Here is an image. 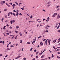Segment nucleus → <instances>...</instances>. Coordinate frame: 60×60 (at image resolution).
<instances>
[{
	"label": "nucleus",
	"instance_id": "1",
	"mask_svg": "<svg viewBox=\"0 0 60 60\" xmlns=\"http://www.w3.org/2000/svg\"><path fill=\"white\" fill-rule=\"evenodd\" d=\"M15 22V20H13L11 21L10 22L11 24H12V23H14V22Z\"/></svg>",
	"mask_w": 60,
	"mask_h": 60
},
{
	"label": "nucleus",
	"instance_id": "2",
	"mask_svg": "<svg viewBox=\"0 0 60 60\" xmlns=\"http://www.w3.org/2000/svg\"><path fill=\"white\" fill-rule=\"evenodd\" d=\"M50 41H51V40H50V39H49L48 41V43H49V45H50Z\"/></svg>",
	"mask_w": 60,
	"mask_h": 60
},
{
	"label": "nucleus",
	"instance_id": "3",
	"mask_svg": "<svg viewBox=\"0 0 60 60\" xmlns=\"http://www.w3.org/2000/svg\"><path fill=\"white\" fill-rule=\"evenodd\" d=\"M60 18V15H59L58 14L57 16V19H59Z\"/></svg>",
	"mask_w": 60,
	"mask_h": 60
},
{
	"label": "nucleus",
	"instance_id": "4",
	"mask_svg": "<svg viewBox=\"0 0 60 60\" xmlns=\"http://www.w3.org/2000/svg\"><path fill=\"white\" fill-rule=\"evenodd\" d=\"M5 27H6V26H4V27L3 28V29L5 30Z\"/></svg>",
	"mask_w": 60,
	"mask_h": 60
},
{
	"label": "nucleus",
	"instance_id": "5",
	"mask_svg": "<svg viewBox=\"0 0 60 60\" xmlns=\"http://www.w3.org/2000/svg\"><path fill=\"white\" fill-rule=\"evenodd\" d=\"M19 28V26H16V29H18Z\"/></svg>",
	"mask_w": 60,
	"mask_h": 60
},
{
	"label": "nucleus",
	"instance_id": "6",
	"mask_svg": "<svg viewBox=\"0 0 60 60\" xmlns=\"http://www.w3.org/2000/svg\"><path fill=\"white\" fill-rule=\"evenodd\" d=\"M41 53L39 54V55H42V54H43V52H42V51H41Z\"/></svg>",
	"mask_w": 60,
	"mask_h": 60
},
{
	"label": "nucleus",
	"instance_id": "7",
	"mask_svg": "<svg viewBox=\"0 0 60 60\" xmlns=\"http://www.w3.org/2000/svg\"><path fill=\"white\" fill-rule=\"evenodd\" d=\"M19 57H20V56H19L16 58H15V59H17L18 58H19Z\"/></svg>",
	"mask_w": 60,
	"mask_h": 60
},
{
	"label": "nucleus",
	"instance_id": "8",
	"mask_svg": "<svg viewBox=\"0 0 60 60\" xmlns=\"http://www.w3.org/2000/svg\"><path fill=\"white\" fill-rule=\"evenodd\" d=\"M12 7H15V6H16V5L15 4H13L12 5Z\"/></svg>",
	"mask_w": 60,
	"mask_h": 60
},
{
	"label": "nucleus",
	"instance_id": "9",
	"mask_svg": "<svg viewBox=\"0 0 60 60\" xmlns=\"http://www.w3.org/2000/svg\"><path fill=\"white\" fill-rule=\"evenodd\" d=\"M6 50H8H8H10V48H7L6 49Z\"/></svg>",
	"mask_w": 60,
	"mask_h": 60
},
{
	"label": "nucleus",
	"instance_id": "10",
	"mask_svg": "<svg viewBox=\"0 0 60 60\" xmlns=\"http://www.w3.org/2000/svg\"><path fill=\"white\" fill-rule=\"evenodd\" d=\"M45 32H46L45 30H44L43 31V34H45Z\"/></svg>",
	"mask_w": 60,
	"mask_h": 60
},
{
	"label": "nucleus",
	"instance_id": "11",
	"mask_svg": "<svg viewBox=\"0 0 60 60\" xmlns=\"http://www.w3.org/2000/svg\"><path fill=\"white\" fill-rule=\"evenodd\" d=\"M19 34L20 35V36H22V34H21V32H20L19 33Z\"/></svg>",
	"mask_w": 60,
	"mask_h": 60
},
{
	"label": "nucleus",
	"instance_id": "12",
	"mask_svg": "<svg viewBox=\"0 0 60 60\" xmlns=\"http://www.w3.org/2000/svg\"><path fill=\"white\" fill-rule=\"evenodd\" d=\"M9 4H10L11 5H12V3L11 2V3H9Z\"/></svg>",
	"mask_w": 60,
	"mask_h": 60
},
{
	"label": "nucleus",
	"instance_id": "13",
	"mask_svg": "<svg viewBox=\"0 0 60 60\" xmlns=\"http://www.w3.org/2000/svg\"><path fill=\"white\" fill-rule=\"evenodd\" d=\"M13 14L14 16H15L16 15L15 14V13H13Z\"/></svg>",
	"mask_w": 60,
	"mask_h": 60
},
{
	"label": "nucleus",
	"instance_id": "14",
	"mask_svg": "<svg viewBox=\"0 0 60 60\" xmlns=\"http://www.w3.org/2000/svg\"><path fill=\"white\" fill-rule=\"evenodd\" d=\"M22 4V3H20L19 4V6L20 5V4Z\"/></svg>",
	"mask_w": 60,
	"mask_h": 60
},
{
	"label": "nucleus",
	"instance_id": "15",
	"mask_svg": "<svg viewBox=\"0 0 60 60\" xmlns=\"http://www.w3.org/2000/svg\"><path fill=\"white\" fill-rule=\"evenodd\" d=\"M14 31L15 32V33H18V31L17 30H15Z\"/></svg>",
	"mask_w": 60,
	"mask_h": 60
},
{
	"label": "nucleus",
	"instance_id": "16",
	"mask_svg": "<svg viewBox=\"0 0 60 60\" xmlns=\"http://www.w3.org/2000/svg\"><path fill=\"white\" fill-rule=\"evenodd\" d=\"M55 15L54 14L53 15H52V17H55Z\"/></svg>",
	"mask_w": 60,
	"mask_h": 60
},
{
	"label": "nucleus",
	"instance_id": "17",
	"mask_svg": "<svg viewBox=\"0 0 60 60\" xmlns=\"http://www.w3.org/2000/svg\"><path fill=\"white\" fill-rule=\"evenodd\" d=\"M10 12H9L8 15V16H10Z\"/></svg>",
	"mask_w": 60,
	"mask_h": 60
},
{
	"label": "nucleus",
	"instance_id": "18",
	"mask_svg": "<svg viewBox=\"0 0 60 60\" xmlns=\"http://www.w3.org/2000/svg\"><path fill=\"white\" fill-rule=\"evenodd\" d=\"M54 15H56L57 14V13H54Z\"/></svg>",
	"mask_w": 60,
	"mask_h": 60
},
{
	"label": "nucleus",
	"instance_id": "19",
	"mask_svg": "<svg viewBox=\"0 0 60 60\" xmlns=\"http://www.w3.org/2000/svg\"><path fill=\"white\" fill-rule=\"evenodd\" d=\"M49 20L48 19H47L46 21V22H48V21H49Z\"/></svg>",
	"mask_w": 60,
	"mask_h": 60
},
{
	"label": "nucleus",
	"instance_id": "20",
	"mask_svg": "<svg viewBox=\"0 0 60 60\" xmlns=\"http://www.w3.org/2000/svg\"><path fill=\"white\" fill-rule=\"evenodd\" d=\"M15 4H17V5H18V4H18V3L16 2H15Z\"/></svg>",
	"mask_w": 60,
	"mask_h": 60
},
{
	"label": "nucleus",
	"instance_id": "21",
	"mask_svg": "<svg viewBox=\"0 0 60 60\" xmlns=\"http://www.w3.org/2000/svg\"><path fill=\"white\" fill-rule=\"evenodd\" d=\"M16 15L17 17H18V15H19V13H17V14H16Z\"/></svg>",
	"mask_w": 60,
	"mask_h": 60
},
{
	"label": "nucleus",
	"instance_id": "22",
	"mask_svg": "<svg viewBox=\"0 0 60 60\" xmlns=\"http://www.w3.org/2000/svg\"><path fill=\"white\" fill-rule=\"evenodd\" d=\"M50 3H51V2H49L47 4H50Z\"/></svg>",
	"mask_w": 60,
	"mask_h": 60
},
{
	"label": "nucleus",
	"instance_id": "23",
	"mask_svg": "<svg viewBox=\"0 0 60 60\" xmlns=\"http://www.w3.org/2000/svg\"><path fill=\"white\" fill-rule=\"evenodd\" d=\"M57 58H59V59H60V57H59L58 56H57Z\"/></svg>",
	"mask_w": 60,
	"mask_h": 60
},
{
	"label": "nucleus",
	"instance_id": "24",
	"mask_svg": "<svg viewBox=\"0 0 60 60\" xmlns=\"http://www.w3.org/2000/svg\"><path fill=\"white\" fill-rule=\"evenodd\" d=\"M41 37H42L41 36H40L38 37V39H39V38H41Z\"/></svg>",
	"mask_w": 60,
	"mask_h": 60
},
{
	"label": "nucleus",
	"instance_id": "25",
	"mask_svg": "<svg viewBox=\"0 0 60 60\" xmlns=\"http://www.w3.org/2000/svg\"><path fill=\"white\" fill-rule=\"evenodd\" d=\"M52 57H54V55H53V54H52Z\"/></svg>",
	"mask_w": 60,
	"mask_h": 60
},
{
	"label": "nucleus",
	"instance_id": "26",
	"mask_svg": "<svg viewBox=\"0 0 60 60\" xmlns=\"http://www.w3.org/2000/svg\"><path fill=\"white\" fill-rule=\"evenodd\" d=\"M33 17V16L32 15H31L30 17V19H32V18Z\"/></svg>",
	"mask_w": 60,
	"mask_h": 60
},
{
	"label": "nucleus",
	"instance_id": "27",
	"mask_svg": "<svg viewBox=\"0 0 60 60\" xmlns=\"http://www.w3.org/2000/svg\"><path fill=\"white\" fill-rule=\"evenodd\" d=\"M47 41H46L45 42V43L46 45H47Z\"/></svg>",
	"mask_w": 60,
	"mask_h": 60
},
{
	"label": "nucleus",
	"instance_id": "28",
	"mask_svg": "<svg viewBox=\"0 0 60 60\" xmlns=\"http://www.w3.org/2000/svg\"><path fill=\"white\" fill-rule=\"evenodd\" d=\"M27 44H30V42H28L27 43Z\"/></svg>",
	"mask_w": 60,
	"mask_h": 60
},
{
	"label": "nucleus",
	"instance_id": "29",
	"mask_svg": "<svg viewBox=\"0 0 60 60\" xmlns=\"http://www.w3.org/2000/svg\"><path fill=\"white\" fill-rule=\"evenodd\" d=\"M3 20H4V18H3L2 19H1V21L2 22H3Z\"/></svg>",
	"mask_w": 60,
	"mask_h": 60
},
{
	"label": "nucleus",
	"instance_id": "30",
	"mask_svg": "<svg viewBox=\"0 0 60 60\" xmlns=\"http://www.w3.org/2000/svg\"><path fill=\"white\" fill-rule=\"evenodd\" d=\"M6 34H8V35H10V34H9V33H7Z\"/></svg>",
	"mask_w": 60,
	"mask_h": 60
},
{
	"label": "nucleus",
	"instance_id": "31",
	"mask_svg": "<svg viewBox=\"0 0 60 60\" xmlns=\"http://www.w3.org/2000/svg\"><path fill=\"white\" fill-rule=\"evenodd\" d=\"M18 12H19V10H17L16 11V13H18Z\"/></svg>",
	"mask_w": 60,
	"mask_h": 60
},
{
	"label": "nucleus",
	"instance_id": "32",
	"mask_svg": "<svg viewBox=\"0 0 60 60\" xmlns=\"http://www.w3.org/2000/svg\"><path fill=\"white\" fill-rule=\"evenodd\" d=\"M3 3H4V4L5 3V1H3L2 2Z\"/></svg>",
	"mask_w": 60,
	"mask_h": 60
},
{
	"label": "nucleus",
	"instance_id": "33",
	"mask_svg": "<svg viewBox=\"0 0 60 60\" xmlns=\"http://www.w3.org/2000/svg\"><path fill=\"white\" fill-rule=\"evenodd\" d=\"M43 45V43H41V44L40 45V46H42Z\"/></svg>",
	"mask_w": 60,
	"mask_h": 60
},
{
	"label": "nucleus",
	"instance_id": "34",
	"mask_svg": "<svg viewBox=\"0 0 60 60\" xmlns=\"http://www.w3.org/2000/svg\"><path fill=\"white\" fill-rule=\"evenodd\" d=\"M60 10V9L59 8H58L57 10V11H59Z\"/></svg>",
	"mask_w": 60,
	"mask_h": 60
},
{
	"label": "nucleus",
	"instance_id": "35",
	"mask_svg": "<svg viewBox=\"0 0 60 60\" xmlns=\"http://www.w3.org/2000/svg\"><path fill=\"white\" fill-rule=\"evenodd\" d=\"M9 28L10 29H12V27L11 26H10Z\"/></svg>",
	"mask_w": 60,
	"mask_h": 60
},
{
	"label": "nucleus",
	"instance_id": "36",
	"mask_svg": "<svg viewBox=\"0 0 60 60\" xmlns=\"http://www.w3.org/2000/svg\"><path fill=\"white\" fill-rule=\"evenodd\" d=\"M13 11L14 12H16V11L15 10H13Z\"/></svg>",
	"mask_w": 60,
	"mask_h": 60
},
{
	"label": "nucleus",
	"instance_id": "37",
	"mask_svg": "<svg viewBox=\"0 0 60 60\" xmlns=\"http://www.w3.org/2000/svg\"><path fill=\"white\" fill-rule=\"evenodd\" d=\"M59 50H60V49H57L56 50L57 51H59Z\"/></svg>",
	"mask_w": 60,
	"mask_h": 60
},
{
	"label": "nucleus",
	"instance_id": "38",
	"mask_svg": "<svg viewBox=\"0 0 60 60\" xmlns=\"http://www.w3.org/2000/svg\"><path fill=\"white\" fill-rule=\"evenodd\" d=\"M4 11H7V9H4Z\"/></svg>",
	"mask_w": 60,
	"mask_h": 60
},
{
	"label": "nucleus",
	"instance_id": "39",
	"mask_svg": "<svg viewBox=\"0 0 60 60\" xmlns=\"http://www.w3.org/2000/svg\"><path fill=\"white\" fill-rule=\"evenodd\" d=\"M50 5V4H49L48 5V7H49V6Z\"/></svg>",
	"mask_w": 60,
	"mask_h": 60
},
{
	"label": "nucleus",
	"instance_id": "40",
	"mask_svg": "<svg viewBox=\"0 0 60 60\" xmlns=\"http://www.w3.org/2000/svg\"><path fill=\"white\" fill-rule=\"evenodd\" d=\"M59 27H60V26H58L57 28V29H58Z\"/></svg>",
	"mask_w": 60,
	"mask_h": 60
},
{
	"label": "nucleus",
	"instance_id": "41",
	"mask_svg": "<svg viewBox=\"0 0 60 60\" xmlns=\"http://www.w3.org/2000/svg\"><path fill=\"white\" fill-rule=\"evenodd\" d=\"M59 5H58L56 7V8H59Z\"/></svg>",
	"mask_w": 60,
	"mask_h": 60
},
{
	"label": "nucleus",
	"instance_id": "42",
	"mask_svg": "<svg viewBox=\"0 0 60 60\" xmlns=\"http://www.w3.org/2000/svg\"><path fill=\"white\" fill-rule=\"evenodd\" d=\"M21 9L22 10H24V8H21Z\"/></svg>",
	"mask_w": 60,
	"mask_h": 60
},
{
	"label": "nucleus",
	"instance_id": "43",
	"mask_svg": "<svg viewBox=\"0 0 60 60\" xmlns=\"http://www.w3.org/2000/svg\"><path fill=\"white\" fill-rule=\"evenodd\" d=\"M49 50L50 51V53H51L52 52V51H50V50Z\"/></svg>",
	"mask_w": 60,
	"mask_h": 60
},
{
	"label": "nucleus",
	"instance_id": "44",
	"mask_svg": "<svg viewBox=\"0 0 60 60\" xmlns=\"http://www.w3.org/2000/svg\"><path fill=\"white\" fill-rule=\"evenodd\" d=\"M10 14H11V15H12L13 14V13H12L11 12H10Z\"/></svg>",
	"mask_w": 60,
	"mask_h": 60
},
{
	"label": "nucleus",
	"instance_id": "45",
	"mask_svg": "<svg viewBox=\"0 0 60 60\" xmlns=\"http://www.w3.org/2000/svg\"><path fill=\"white\" fill-rule=\"evenodd\" d=\"M8 6V7H10V5H8H8H7Z\"/></svg>",
	"mask_w": 60,
	"mask_h": 60
},
{
	"label": "nucleus",
	"instance_id": "46",
	"mask_svg": "<svg viewBox=\"0 0 60 60\" xmlns=\"http://www.w3.org/2000/svg\"><path fill=\"white\" fill-rule=\"evenodd\" d=\"M33 49V48H31L30 49V51H32V49Z\"/></svg>",
	"mask_w": 60,
	"mask_h": 60
},
{
	"label": "nucleus",
	"instance_id": "47",
	"mask_svg": "<svg viewBox=\"0 0 60 60\" xmlns=\"http://www.w3.org/2000/svg\"><path fill=\"white\" fill-rule=\"evenodd\" d=\"M23 60H26V58H23Z\"/></svg>",
	"mask_w": 60,
	"mask_h": 60
},
{
	"label": "nucleus",
	"instance_id": "48",
	"mask_svg": "<svg viewBox=\"0 0 60 60\" xmlns=\"http://www.w3.org/2000/svg\"><path fill=\"white\" fill-rule=\"evenodd\" d=\"M8 56V55H7L6 56H5V57H7Z\"/></svg>",
	"mask_w": 60,
	"mask_h": 60
},
{
	"label": "nucleus",
	"instance_id": "49",
	"mask_svg": "<svg viewBox=\"0 0 60 60\" xmlns=\"http://www.w3.org/2000/svg\"><path fill=\"white\" fill-rule=\"evenodd\" d=\"M48 58H49V60L50 59V58H50V57H48Z\"/></svg>",
	"mask_w": 60,
	"mask_h": 60
},
{
	"label": "nucleus",
	"instance_id": "50",
	"mask_svg": "<svg viewBox=\"0 0 60 60\" xmlns=\"http://www.w3.org/2000/svg\"><path fill=\"white\" fill-rule=\"evenodd\" d=\"M3 56V55L2 54H0V56Z\"/></svg>",
	"mask_w": 60,
	"mask_h": 60
},
{
	"label": "nucleus",
	"instance_id": "51",
	"mask_svg": "<svg viewBox=\"0 0 60 60\" xmlns=\"http://www.w3.org/2000/svg\"><path fill=\"white\" fill-rule=\"evenodd\" d=\"M43 57H44V56H41V58H42Z\"/></svg>",
	"mask_w": 60,
	"mask_h": 60
},
{
	"label": "nucleus",
	"instance_id": "52",
	"mask_svg": "<svg viewBox=\"0 0 60 60\" xmlns=\"http://www.w3.org/2000/svg\"><path fill=\"white\" fill-rule=\"evenodd\" d=\"M38 56H36V58H37H37H38Z\"/></svg>",
	"mask_w": 60,
	"mask_h": 60
},
{
	"label": "nucleus",
	"instance_id": "53",
	"mask_svg": "<svg viewBox=\"0 0 60 60\" xmlns=\"http://www.w3.org/2000/svg\"><path fill=\"white\" fill-rule=\"evenodd\" d=\"M20 43H22V40H20Z\"/></svg>",
	"mask_w": 60,
	"mask_h": 60
},
{
	"label": "nucleus",
	"instance_id": "54",
	"mask_svg": "<svg viewBox=\"0 0 60 60\" xmlns=\"http://www.w3.org/2000/svg\"><path fill=\"white\" fill-rule=\"evenodd\" d=\"M42 11H45V12H46V11H45V10L44 9H43Z\"/></svg>",
	"mask_w": 60,
	"mask_h": 60
},
{
	"label": "nucleus",
	"instance_id": "55",
	"mask_svg": "<svg viewBox=\"0 0 60 60\" xmlns=\"http://www.w3.org/2000/svg\"><path fill=\"white\" fill-rule=\"evenodd\" d=\"M58 25V23H57L56 24L55 26H57V25Z\"/></svg>",
	"mask_w": 60,
	"mask_h": 60
},
{
	"label": "nucleus",
	"instance_id": "56",
	"mask_svg": "<svg viewBox=\"0 0 60 60\" xmlns=\"http://www.w3.org/2000/svg\"><path fill=\"white\" fill-rule=\"evenodd\" d=\"M2 42H3V44L4 45V41H2Z\"/></svg>",
	"mask_w": 60,
	"mask_h": 60
},
{
	"label": "nucleus",
	"instance_id": "57",
	"mask_svg": "<svg viewBox=\"0 0 60 60\" xmlns=\"http://www.w3.org/2000/svg\"><path fill=\"white\" fill-rule=\"evenodd\" d=\"M10 47H14V46L13 45H11L10 46Z\"/></svg>",
	"mask_w": 60,
	"mask_h": 60
},
{
	"label": "nucleus",
	"instance_id": "58",
	"mask_svg": "<svg viewBox=\"0 0 60 60\" xmlns=\"http://www.w3.org/2000/svg\"><path fill=\"white\" fill-rule=\"evenodd\" d=\"M3 41H0V43H2Z\"/></svg>",
	"mask_w": 60,
	"mask_h": 60
},
{
	"label": "nucleus",
	"instance_id": "59",
	"mask_svg": "<svg viewBox=\"0 0 60 60\" xmlns=\"http://www.w3.org/2000/svg\"><path fill=\"white\" fill-rule=\"evenodd\" d=\"M40 26H42L43 25H40Z\"/></svg>",
	"mask_w": 60,
	"mask_h": 60
},
{
	"label": "nucleus",
	"instance_id": "60",
	"mask_svg": "<svg viewBox=\"0 0 60 60\" xmlns=\"http://www.w3.org/2000/svg\"><path fill=\"white\" fill-rule=\"evenodd\" d=\"M58 32H60V30H58Z\"/></svg>",
	"mask_w": 60,
	"mask_h": 60
},
{
	"label": "nucleus",
	"instance_id": "61",
	"mask_svg": "<svg viewBox=\"0 0 60 60\" xmlns=\"http://www.w3.org/2000/svg\"><path fill=\"white\" fill-rule=\"evenodd\" d=\"M57 53L58 54H60V52H58Z\"/></svg>",
	"mask_w": 60,
	"mask_h": 60
},
{
	"label": "nucleus",
	"instance_id": "62",
	"mask_svg": "<svg viewBox=\"0 0 60 60\" xmlns=\"http://www.w3.org/2000/svg\"><path fill=\"white\" fill-rule=\"evenodd\" d=\"M19 15H22V14H21V13H20L19 14Z\"/></svg>",
	"mask_w": 60,
	"mask_h": 60
},
{
	"label": "nucleus",
	"instance_id": "63",
	"mask_svg": "<svg viewBox=\"0 0 60 60\" xmlns=\"http://www.w3.org/2000/svg\"><path fill=\"white\" fill-rule=\"evenodd\" d=\"M35 58H34L32 60H35Z\"/></svg>",
	"mask_w": 60,
	"mask_h": 60
},
{
	"label": "nucleus",
	"instance_id": "64",
	"mask_svg": "<svg viewBox=\"0 0 60 60\" xmlns=\"http://www.w3.org/2000/svg\"><path fill=\"white\" fill-rule=\"evenodd\" d=\"M60 40H59L57 42V43H59V42H60Z\"/></svg>",
	"mask_w": 60,
	"mask_h": 60
}]
</instances>
